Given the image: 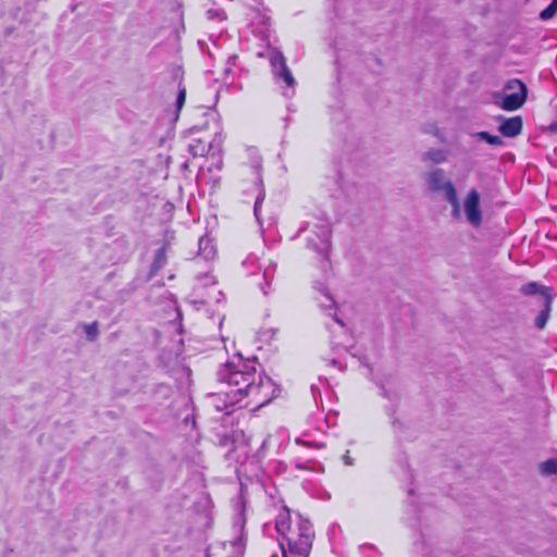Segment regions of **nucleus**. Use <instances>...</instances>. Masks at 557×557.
<instances>
[{"instance_id":"12","label":"nucleus","mask_w":557,"mask_h":557,"mask_svg":"<svg viewBox=\"0 0 557 557\" xmlns=\"http://www.w3.org/2000/svg\"><path fill=\"white\" fill-rule=\"evenodd\" d=\"M478 135L492 146H502L504 144L503 139L497 135H492L487 132H480Z\"/></svg>"},{"instance_id":"2","label":"nucleus","mask_w":557,"mask_h":557,"mask_svg":"<svg viewBox=\"0 0 557 557\" xmlns=\"http://www.w3.org/2000/svg\"><path fill=\"white\" fill-rule=\"evenodd\" d=\"M256 369L235 370L231 371L226 376V386L219 392V395H224L226 398V406L239 405L244 401L248 388L257 379Z\"/></svg>"},{"instance_id":"18","label":"nucleus","mask_w":557,"mask_h":557,"mask_svg":"<svg viewBox=\"0 0 557 557\" xmlns=\"http://www.w3.org/2000/svg\"><path fill=\"white\" fill-rule=\"evenodd\" d=\"M278 75L287 86H294L296 84V81L287 66L281 69Z\"/></svg>"},{"instance_id":"17","label":"nucleus","mask_w":557,"mask_h":557,"mask_svg":"<svg viewBox=\"0 0 557 557\" xmlns=\"http://www.w3.org/2000/svg\"><path fill=\"white\" fill-rule=\"evenodd\" d=\"M88 341L94 342L98 336V323L95 321L84 325Z\"/></svg>"},{"instance_id":"9","label":"nucleus","mask_w":557,"mask_h":557,"mask_svg":"<svg viewBox=\"0 0 557 557\" xmlns=\"http://www.w3.org/2000/svg\"><path fill=\"white\" fill-rule=\"evenodd\" d=\"M443 189L446 194V199L456 208L458 207V197L455 186L450 182H446L443 185Z\"/></svg>"},{"instance_id":"15","label":"nucleus","mask_w":557,"mask_h":557,"mask_svg":"<svg viewBox=\"0 0 557 557\" xmlns=\"http://www.w3.org/2000/svg\"><path fill=\"white\" fill-rule=\"evenodd\" d=\"M541 471L543 474H556L557 473V460L548 459L541 465Z\"/></svg>"},{"instance_id":"8","label":"nucleus","mask_w":557,"mask_h":557,"mask_svg":"<svg viewBox=\"0 0 557 557\" xmlns=\"http://www.w3.org/2000/svg\"><path fill=\"white\" fill-rule=\"evenodd\" d=\"M210 148L211 143L203 138H191L188 144V151L194 158L206 156Z\"/></svg>"},{"instance_id":"14","label":"nucleus","mask_w":557,"mask_h":557,"mask_svg":"<svg viewBox=\"0 0 557 557\" xmlns=\"http://www.w3.org/2000/svg\"><path fill=\"white\" fill-rule=\"evenodd\" d=\"M557 12V0H552L550 4L540 13L543 21L552 18Z\"/></svg>"},{"instance_id":"4","label":"nucleus","mask_w":557,"mask_h":557,"mask_svg":"<svg viewBox=\"0 0 557 557\" xmlns=\"http://www.w3.org/2000/svg\"><path fill=\"white\" fill-rule=\"evenodd\" d=\"M504 89L505 91L510 92L505 94L502 101L498 103L503 110L517 111L525 103L528 98V87L521 79H509Z\"/></svg>"},{"instance_id":"11","label":"nucleus","mask_w":557,"mask_h":557,"mask_svg":"<svg viewBox=\"0 0 557 557\" xmlns=\"http://www.w3.org/2000/svg\"><path fill=\"white\" fill-rule=\"evenodd\" d=\"M544 288L545 287H540V285L536 282H529L528 284H524L520 288V290L525 296H532V295H535L537 293L541 294V290L544 289Z\"/></svg>"},{"instance_id":"3","label":"nucleus","mask_w":557,"mask_h":557,"mask_svg":"<svg viewBox=\"0 0 557 557\" xmlns=\"http://www.w3.org/2000/svg\"><path fill=\"white\" fill-rule=\"evenodd\" d=\"M257 377L258 381L253 380L239 407H250L256 410L271 403L276 396L277 387L271 377L267 375H257Z\"/></svg>"},{"instance_id":"13","label":"nucleus","mask_w":557,"mask_h":557,"mask_svg":"<svg viewBox=\"0 0 557 557\" xmlns=\"http://www.w3.org/2000/svg\"><path fill=\"white\" fill-rule=\"evenodd\" d=\"M429 182H430V185L432 186V188L435 190L443 188V185H441L442 171L441 170L433 171L429 176Z\"/></svg>"},{"instance_id":"19","label":"nucleus","mask_w":557,"mask_h":557,"mask_svg":"<svg viewBox=\"0 0 557 557\" xmlns=\"http://www.w3.org/2000/svg\"><path fill=\"white\" fill-rule=\"evenodd\" d=\"M166 262V251L165 248H160L156 253L154 267L160 268Z\"/></svg>"},{"instance_id":"1","label":"nucleus","mask_w":557,"mask_h":557,"mask_svg":"<svg viewBox=\"0 0 557 557\" xmlns=\"http://www.w3.org/2000/svg\"><path fill=\"white\" fill-rule=\"evenodd\" d=\"M275 529L280 535V546L283 557L286 548L293 555L309 557L315 537L312 523L298 516L293 519L289 515L277 518Z\"/></svg>"},{"instance_id":"21","label":"nucleus","mask_w":557,"mask_h":557,"mask_svg":"<svg viewBox=\"0 0 557 557\" xmlns=\"http://www.w3.org/2000/svg\"><path fill=\"white\" fill-rule=\"evenodd\" d=\"M547 131L552 134H557V107H556V121H553L547 125Z\"/></svg>"},{"instance_id":"16","label":"nucleus","mask_w":557,"mask_h":557,"mask_svg":"<svg viewBox=\"0 0 557 557\" xmlns=\"http://www.w3.org/2000/svg\"><path fill=\"white\" fill-rule=\"evenodd\" d=\"M426 158L435 163L445 161V153L440 149H432L426 152Z\"/></svg>"},{"instance_id":"5","label":"nucleus","mask_w":557,"mask_h":557,"mask_svg":"<svg viewBox=\"0 0 557 557\" xmlns=\"http://www.w3.org/2000/svg\"><path fill=\"white\" fill-rule=\"evenodd\" d=\"M465 212L469 222L479 226L482 222V214L480 210V195L476 189H471L465 201Z\"/></svg>"},{"instance_id":"10","label":"nucleus","mask_w":557,"mask_h":557,"mask_svg":"<svg viewBox=\"0 0 557 557\" xmlns=\"http://www.w3.org/2000/svg\"><path fill=\"white\" fill-rule=\"evenodd\" d=\"M270 63L273 67H278L280 70L287 66L286 59L281 51H274L270 58Z\"/></svg>"},{"instance_id":"7","label":"nucleus","mask_w":557,"mask_h":557,"mask_svg":"<svg viewBox=\"0 0 557 557\" xmlns=\"http://www.w3.org/2000/svg\"><path fill=\"white\" fill-rule=\"evenodd\" d=\"M523 127V120L521 116L503 117V123L499 125L498 131L505 137L518 136Z\"/></svg>"},{"instance_id":"6","label":"nucleus","mask_w":557,"mask_h":557,"mask_svg":"<svg viewBox=\"0 0 557 557\" xmlns=\"http://www.w3.org/2000/svg\"><path fill=\"white\" fill-rule=\"evenodd\" d=\"M541 295L543 297V309L535 319V326L540 330H543L550 318L553 309V296L549 288L542 289Z\"/></svg>"},{"instance_id":"20","label":"nucleus","mask_w":557,"mask_h":557,"mask_svg":"<svg viewBox=\"0 0 557 557\" xmlns=\"http://www.w3.org/2000/svg\"><path fill=\"white\" fill-rule=\"evenodd\" d=\"M185 100H186V88L181 87L178 90V94H177V98H176V108L178 111L183 108Z\"/></svg>"}]
</instances>
